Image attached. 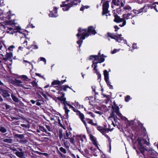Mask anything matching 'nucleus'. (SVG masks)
Masks as SVG:
<instances>
[{
	"mask_svg": "<svg viewBox=\"0 0 158 158\" xmlns=\"http://www.w3.org/2000/svg\"><path fill=\"white\" fill-rule=\"evenodd\" d=\"M85 152L86 154H87V157H89L90 156H92V154H91V152H90V151H89L88 150H85Z\"/></svg>",
	"mask_w": 158,
	"mask_h": 158,
	"instance_id": "nucleus-29",
	"label": "nucleus"
},
{
	"mask_svg": "<svg viewBox=\"0 0 158 158\" xmlns=\"http://www.w3.org/2000/svg\"><path fill=\"white\" fill-rule=\"evenodd\" d=\"M3 101V99L1 96H0V102H2Z\"/></svg>",
	"mask_w": 158,
	"mask_h": 158,
	"instance_id": "nucleus-64",
	"label": "nucleus"
},
{
	"mask_svg": "<svg viewBox=\"0 0 158 158\" xmlns=\"http://www.w3.org/2000/svg\"><path fill=\"white\" fill-rule=\"evenodd\" d=\"M70 135L69 132H68L67 131L66 132L65 135H64V138L65 139H68L69 138V136Z\"/></svg>",
	"mask_w": 158,
	"mask_h": 158,
	"instance_id": "nucleus-32",
	"label": "nucleus"
},
{
	"mask_svg": "<svg viewBox=\"0 0 158 158\" xmlns=\"http://www.w3.org/2000/svg\"><path fill=\"white\" fill-rule=\"evenodd\" d=\"M86 128V130H87V132L89 133V132H90V131L89 130V128H88L87 126V124H86V125H85Z\"/></svg>",
	"mask_w": 158,
	"mask_h": 158,
	"instance_id": "nucleus-51",
	"label": "nucleus"
},
{
	"mask_svg": "<svg viewBox=\"0 0 158 158\" xmlns=\"http://www.w3.org/2000/svg\"><path fill=\"white\" fill-rule=\"evenodd\" d=\"M131 97L129 95H127L125 98V101L126 102H128L130 99H131Z\"/></svg>",
	"mask_w": 158,
	"mask_h": 158,
	"instance_id": "nucleus-40",
	"label": "nucleus"
},
{
	"mask_svg": "<svg viewBox=\"0 0 158 158\" xmlns=\"http://www.w3.org/2000/svg\"><path fill=\"white\" fill-rule=\"evenodd\" d=\"M3 141L4 142H8V143H9V142H10V140L9 139H4V140H3Z\"/></svg>",
	"mask_w": 158,
	"mask_h": 158,
	"instance_id": "nucleus-56",
	"label": "nucleus"
},
{
	"mask_svg": "<svg viewBox=\"0 0 158 158\" xmlns=\"http://www.w3.org/2000/svg\"><path fill=\"white\" fill-rule=\"evenodd\" d=\"M11 97L13 100L15 102H18L19 100L18 98L15 96L12 95Z\"/></svg>",
	"mask_w": 158,
	"mask_h": 158,
	"instance_id": "nucleus-34",
	"label": "nucleus"
},
{
	"mask_svg": "<svg viewBox=\"0 0 158 158\" xmlns=\"http://www.w3.org/2000/svg\"><path fill=\"white\" fill-rule=\"evenodd\" d=\"M116 0H113L112 2L114 3V4L115 5L118 6L119 5L120 1L119 0H118L117 2H115Z\"/></svg>",
	"mask_w": 158,
	"mask_h": 158,
	"instance_id": "nucleus-41",
	"label": "nucleus"
},
{
	"mask_svg": "<svg viewBox=\"0 0 158 158\" xmlns=\"http://www.w3.org/2000/svg\"><path fill=\"white\" fill-rule=\"evenodd\" d=\"M90 6L88 5L86 6H82L80 8V10L81 11H83L85 9H88L89 8Z\"/></svg>",
	"mask_w": 158,
	"mask_h": 158,
	"instance_id": "nucleus-28",
	"label": "nucleus"
},
{
	"mask_svg": "<svg viewBox=\"0 0 158 158\" xmlns=\"http://www.w3.org/2000/svg\"><path fill=\"white\" fill-rule=\"evenodd\" d=\"M88 114L90 115L91 116H92V117L94 118L95 117V115L92 113L91 112H89L88 113Z\"/></svg>",
	"mask_w": 158,
	"mask_h": 158,
	"instance_id": "nucleus-52",
	"label": "nucleus"
},
{
	"mask_svg": "<svg viewBox=\"0 0 158 158\" xmlns=\"http://www.w3.org/2000/svg\"><path fill=\"white\" fill-rule=\"evenodd\" d=\"M114 106H112V110L113 112L115 113L122 120L125 122L126 124V126L127 127H129L131 125L133 124L134 120H128L127 118L123 116L122 114L120 112L119 110V108L118 106L115 104V102H113Z\"/></svg>",
	"mask_w": 158,
	"mask_h": 158,
	"instance_id": "nucleus-4",
	"label": "nucleus"
},
{
	"mask_svg": "<svg viewBox=\"0 0 158 158\" xmlns=\"http://www.w3.org/2000/svg\"><path fill=\"white\" fill-rule=\"evenodd\" d=\"M72 104L75 106L76 107H80V105L76 101H75V103H72Z\"/></svg>",
	"mask_w": 158,
	"mask_h": 158,
	"instance_id": "nucleus-39",
	"label": "nucleus"
},
{
	"mask_svg": "<svg viewBox=\"0 0 158 158\" xmlns=\"http://www.w3.org/2000/svg\"><path fill=\"white\" fill-rule=\"evenodd\" d=\"M120 4L122 6H124V2H122V1L120 2Z\"/></svg>",
	"mask_w": 158,
	"mask_h": 158,
	"instance_id": "nucleus-59",
	"label": "nucleus"
},
{
	"mask_svg": "<svg viewBox=\"0 0 158 158\" xmlns=\"http://www.w3.org/2000/svg\"><path fill=\"white\" fill-rule=\"evenodd\" d=\"M31 83L33 86L35 88L37 87L38 86L37 83L35 81H33L31 82Z\"/></svg>",
	"mask_w": 158,
	"mask_h": 158,
	"instance_id": "nucleus-27",
	"label": "nucleus"
},
{
	"mask_svg": "<svg viewBox=\"0 0 158 158\" xmlns=\"http://www.w3.org/2000/svg\"><path fill=\"white\" fill-rule=\"evenodd\" d=\"M86 120L88 121V123L90 124H91L93 126H95L97 125L96 123H94L92 120L89 119H86Z\"/></svg>",
	"mask_w": 158,
	"mask_h": 158,
	"instance_id": "nucleus-23",
	"label": "nucleus"
},
{
	"mask_svg": "<svg viewBox=\"0 0 158 158\" xmlns=\"http://www.w3.org/2000/svg\"><path fill=\"white\" fill-rule=\"evenodd\" d=\"M31 102L33 104H34L35 102L33 100H31Z\"/></svg>",
	"mask_w": 158,
	"mask_h": 158,
	"instance_id": "nucleus-61",
	"label": "nucleus"
},
{
	"mask_svg": "<svg viewBox=\"0 0 158 158\" xmlns=\"http://www.w3.org/2000/svg\"><path fill=\"white\" fill-rule=\"evenodd\" d=\"M12 149L13 151L19 157H23L24 155V153L22 152V149L19 148H14Z\"/></svg>",
	"mask_w": 158,
	"mask_h": 158,
	"instance_id": "nucleus-10",
	"label": "nucleus"
},
{
	"mask_svg": "<svg viewBox=\"0 0 158 158\" xmlns=\"http://www.w3.org/2000/svg\"><path fill=\"white\" fill-rule=\"evenodd\" d=\"M27 142V141L26 140L22 141V142L23 143H25Z\"/></svg>",
	"mask_w": 158,
	"mask_h": 158,
	"instance_id": "nucleus-63",
	"label": "nucleus"
},
{
	"mask_svg": "<svg viewBox=\"0 0 158 158\" xmlns=\"http://www.w3.org/2000/svg\"><path fill=\"white\" fill-rule=\"evenodd\" d=\"M35 75L37 76H39V77L43 78L44 80H46L45 78H44L43 76L41 75V74L40 73H36Z\"/></svg>",
	"mask_w": 158,
	"mask_h": 158,
	"instance_id": "nucleus-44",
	"label": "nucleus"
},
{
	"mask_svg": "<svg viewBox=\"0 0 158 158\" xmlns=\"http://www.w3.org/2000/svg\"><path fill=\"white\" fill-rule=\"evenodd\" d=\"M74 3L72 4L69 3L68 2H63L62 5H60V6L63 7V10L64 11H66L69 10L70 8L72 6L74 5Z\"/></svg>",
	"mask_w": 158,
	"mask_h": 158,
	"instance_id": "nucleus-9",
	"label": "nucleus"
},
{
	"mask_svg": "<svg viewBox=\"0 0 158 158\" xmlns=\"http://www.w3.org/2000/svg\"><path fill=\"white\" fill-rule=\"evenodd\" d=\"M70 141L71 143L74 145L75 144V141L73 138H71L70 139Z\"/></svg>",
	"mask_w": 158,
	"mask_h": 158,
	"instance_id": "nucleus-45",
	"label": "nucleus"
},
{
	"mask_svg": "<svg viewBox=\"0 0 158 158\" xmlns=\"http://www.w3.org/2000/svg\"><path fill=\"white\" fill-rule=\"evenodd\" d=\"M95 112L97 114L101 115L102 114V113L100 111H95Z\"/></svg>",
	"mask_w": 158,
	"mask_h": 158,
	"instance_id": "nucleus-54",
	"label": "nucleus"
},
{
	"mask_svg": "<svg viewBox=\"0 0 158 158\" xmlns=\"http://www.w3.org/2000/svg\"><path fill=\"white\" fill-rule=\"evenodd\" d=\"M90 33L94 35L96 33L95 28L93 26L89 27L87 30L86 29H81L78 30V33L77 34V36L79 40L77 42V43L79 45V48L82 43V40H84L86 37H88Z\"/></svg>",
	"mask_w": 158,
	"mask_h": 158,
	"instance_id": "nucleus-1",
	"label": "nucleus"
},
{
	"mask_svg": "<svg viewBox=\"0 0 158 158\" xmlns=\"http://www.w3.org/2000/svg\"><path fill=\"white\" fill-rule=\"evenodd\" d=\"M14 84L15 85L19 86L26 89H29L30 88L28 87H25V85L27 87L31 86L30 85H25L23 84L22 81L20 80L17 79H15V81H14Z\"/></svg>",
	"mask_w": 158,
	"mask_h": 158,
	"instance_id": "nucleus-8",
	"label": "nucleus"
},
{
	"mask_svg": "<svg viewBox=\"0 0 158 158\" xmlns=\"http://www.w3.org/2000/svg\"><path fill=\"white\" fill-rule=\"evenodd\" d=\"M64 144L65 147L67 148H68L69 146V143H67V142L66 141L64 143Z\"/></svg>",
	"mask_w": 158,
	"mask_h": 158,
	"instance_id": "nucleus-46",
	"label": "nucleus"
},
{
	"mask_svg": "<svg viewBox=\"0 0 158 158\" xmlns=\"http://www.w3.org/2000/svg\"><path fill=\"white\" fill-rule=\"evenodd\" d=\"M114 112H113L112 111V113L110 114V117H109L108 118V119L109 121H111L112 120V119L113 118V117L114 116Z\"/></svg>",
	"mask_w": 158,
	"mask_h": 158,
	"instance_id": "nucleus-33",
	"label": "nucleus"
},
{
	"mask_svg": "<svg viewBox=\"0 0 158 158\" xmlns=\"http://www.w3.org/2000/svg\"><path fill=\"white\" fill-rule=\"evenodd\" d=\"M108 35L109 37H110L112 39H114L118 42L124 43V44L126 43L127 41L124 40L123 38L121 37L122 36L121 35L114 36L111 33H108Z\"/></svg>",
	"mask_w": 158,
	"mask_h": 158,
	"instance_id": "nucleus-7",
	"label": "nucleus"
},
{
	"mask_svg": "<svg viewBox=\"0 0 158 158\" xmlns=\"http://www.w3.org/2000/svg\"><path fill=\"white\" fill-rule=\"evenodd\" d=\"M136 45V44L134 43L132 45V48L134 49L137 48V46Z\"/></svg>",
	"mask_w": 158,
	"mask_h": 158,
	"instance_id": "nucleus-49",
	"label": "nucleus"
},
{
	"mask_svg": "<svg viewBox=\"0 0 158 158\" xmlns=\"http://www.w3.org/2000/svg\"><path fill=\"white\" fill-rule=\"evenodd\" d=\"M23 63H27V64H29L31 65L32 66V68H33V65L31 62H30L27 60H23Z\"/></svg>",
	"mask_w": 158,
	"mask_h": 158,
	"instance_id": "nucleus-37",
	"label": "nucleus"
},
{
	"mask_svg": "<svg viewBox=\"0 0 158 158\" xmlns=\"http://www.w3.org/2000/svg\"><path fill=\"white\" fill-rule=\"evenodd\" d=\"M63 104L64 105V110L65 112L64 116L66 118H68L69 117V113L70 111V110L68 109L66 105L69 106L70 108H72L74 111H75V109L73 106L70 105L69 102H64Z\"/></svg>",
	"mask_w": 158,
	"mask_h": 158,
	"instance_id": "nucleus-6",
	"label": "nucleus"
},
{
	"mask_svg": "<svg viewBox=\"0 0 158 158\" xmlns=\"http://www.w3.org/2000/svg\"><path fill=\"white\" fill-rule=\"evenodd\" d=\"M109 6L108 2H106L103 4V8H108Z\"/></svg>",
	"mask_w": 158,
	"mask_h": 158,
	"instance_id": "nucleus-26",
	"label": "nucleus"
},
{
	"mask_svg": "<svg viewBox=\"0 0 158 158\" xmlns=\"http://www.w3.org/2000/svg\"><path fill=\"white\" fill-rule=\"evenodd\" d=\"M98 55H91L90 56L89 59L90 60H93V64L92 65V67H94V70L96 71V73L98 75V78H101V75L100 73L96 69L97 67V64L103 62L105 60V56L103 55H100V53H98Z\"/></svg>",
	"mask_w": 158,
	"mask_h": 158,
	"instance_id": "nucleus-3",
	"label": "nucleus"
},
{
	"mask_svg": "<svg viewBox=\"0 0 158 158\" xmlns=\"http://www.w3.org/2000/svg\"><path fill=\"white\" fill-rule=\"evenodd\" d=\"M68 1H69V0H67ZM81 2L80 0H74L73 3H74L73 5H77L78 3H79Z\"/></svg>",
	"mask_w": 158,
	"mask_h": 158,
	"instance_id": "nucleus-38",
	"label": "nucleus"
},
{
	"mask_svg": "<svg viewBox=\"0 0 158 158\" xmlns=\"http://www.w3.org/2000/svg\"><path fill=\"white\" fill-rule=\"evenodd\" d=\"M137 141L138 143V147L140 150L141 148L143 149V145L144 144L148 145L149 144L148 142L147 141L144 140L143 139L141 138H139L137 139Z\"/></svg>",
	"mask_w": 158,
	"mask_h": 158,
	"instance_id": "nucleus-11",
	"label": "nucleus"
},
{
	"mask_svg": "<svg viewBox=\"0 0 158 158\" xmlns=\"http://www.w3.org/2000/svg\"><path fill=\"white\" fill-rule=\"evenodd\" d=\"M60 151H61L64 154H66V150L64 148H63L62 147H61L60 148Z\"/></svg>",
	"mask_w": 158,
	"mask_h": 158,
	"instance_id": "nucleus-35",
	"label": "nucleus"
},
{
	"mask_svg": "<svg viewBox=\"0 0 158 158\" xmlns=\"http://www.w3.org/2000/svg\"><path fill=\"white\" fill-rule=\"evenodd\" d=\"M46 127L49 131H51L52 130L50 127L48 125H46Z\"/></svg>",
	"mask_w": 158,
	"mask_h": 158,
	"instance_id": "nucleus-50",
	"label": "nucleus"
},
{
	"mask_svg": "<svg viewBox=\"0 0 158 158\" xmlns=\"http://www.w3.org/2000/svg\"><path fill=\"white\" fill-rule=\"evenodd\" d=\"M155 153V152L152 150H150L148 152V155L151 158H155V157L154 156Z\"/></svg>",
	"mask_w": 158,
	"mask_h": 158,
	"instance_id": "nucleus-20",
	"label": "nucleus"
},
{
	"mask_svg": "<svg viewBox=\"0 0 158 158\" xmlns=\"http://www.w3.org/2000/svg\"><path fill=\"white\" fill-rule=\"evenodd\" d=\"M102 95L105 97H106L107 99H108V100H110V97L109 95H106L103 94H102Z\"/></svg>",
	"mask_w": 158,
	"mask_h": 158,
	"instance_id": "nucleus-48",
	"label": "nucleus"
},
{
	"mask_svg": "<svg viewBox=\"0 0 158 158\" xmlns=\"http://www.w3.org/2000/svg\"><path fill=\"white\" fill-rule=\"evenodd\" d=\"M104 79L107 84L110 86V88H111L112 86L110 85V83L109 81V73L107 70H105L104 71Z\"/></svg>",
	"mask_w": 158,
	"mask_h": 158,
	"instance_id": "nucleus-12",
	"label": "nucleus"
},
{
	"mask_svg": "<svg viewBox=\"0 0 158 158\" xmlns=\"http://www.w3.org/2000/svg\"><path fill=\"white\" fill-rule=\"evenodd\" d=\"M64 96V94H63L60 97H58L57 98L59 100L63 101V103L65 102H67V101H66V98H65Z\"/></svg>",
	"mask_w": 158,
	"mask_h": 158,
	"instance_id": "nucleus-21",
	"label": "nucleus"
},
{
	"mask_svg": "<svg viewBox=\"0 0 158 158\" xmlns=\"http://www.w3.org/2000/svg\"><path fill=\"white\" fill-rule=\"evenodd\" d=\"M114 28L115 29V31H117L119 29V28L117 26H114Z\"/></svg>",
	"mask_w": 158,
	"mask_h": 158,
	"instance_id": "nucleus-55",
	"label": "nucleus"
},
{
	"mask_svg": "<svg viewBox=\"0 0 158 158\" xmlns=\"http://www.w3.org/2000/svg\"><path fill=\"white\" fill-rule=\"evenodd\" d=\"M89 137L91 140L93 142V144L95 146H97L98 143L96 138L91 134L89 135Z\"/></svg>",
	"mask_w": 158,
	"mask_h": 158,
	"instance_id": "nucleus-15",
	"label": "nucleus"
},
{
	"mask_svg": "<svg viewBox=\"0 0 158 158\" xmlns=\"http://www.w3.org/2000/svg\"><path fill=\"white\" fill-rule=\"evenodd\" d=\"M115 127V124L113 121H111V125L108 124V127L107 129L110 131H111L114 129V127Z\"/></svg>",
	"mask_w": 158,
	"mask_h": 158,
	"instance_id": "nucleus-19",
	"label": "nucleus"
},
{
	"mask_svg": "<svg viewBox=\"0 0 158 158\" xmlns=\"http://www.w3.org/2000/svg\"><path fill=\"white\" fill-rule=\"evenodd\" d=\"M120 50V49H114L113 50L111 51V53L112 54H114L116 52H118Z\"/></svg>",
	"mask_w": 158,
	"mask_h": 158,
	"instance_id": "nucleus-31",
	"label": "nucleus"
},
{
	"mask_svg": "<svg viewBox=\"0 0 158 158\" xmlns=\"http://www.w3.org/2000/svg\"><path fill=\"white\" fill-rule=\"evenodd\" d=\"M49 86H50V85L49 84H48V85H46V86H45L44 87V88H48Z\"/></svg>",
	"mask_w": 158,
	"mask_h": 158,
	"instance_id": "nucleus-60",
	"label": "nucleus"
},
{
	"mask_svg": "<svg viewBox=\"0 0 158 158\" xmlns=\"http://www.w3.org/2000/svg\"><path fill=\"white\" fill-rule=\"evenodd\" d=\"M41 129L43 132H46L47 130L44 127H41Z\"/></svg>",
	"mask_w": 158,
	"mask_h": 158,
	"instance_id": "nucleus-47",
	"label": "nucleus"
},
{
	"mask_svg": "<svg viewBox=\"0 0 158 158\" xmlns=\"http://www.w3.org/2000/svg\"><path fill=\"white\" fill-rule=\"evenodd\" d=\"M32 47H33V49H37L38 48V46L37 45H35V44L32 45L30 46H29L27 47V48L28 49H29Z\"/></svg>",
	"mask_w": 158,
	"mask_h": 158,
	"instance_id": "nucleus-24",
	"label": "nucleus"
},
{
	"mask_svg": "<svg viewBox=\"0 0 158 158\" xmlns=\"http://www.w3.org/2000/svg\"><path fill=\"white\" fill-rule=\"evenodd\" d=\"M108 8H103L102 15H104L105 14H107L108 13Z\"/></svg>",
	"mask_w": 158,
	"mask_h": 158,
	"instance_id": "nucleus-30",
	"label": "nucleus"
},
{
	"mask_svg": "<svg viewBox=\"0 0 158 158\" xmlns=\"http://www.w3.org/2000/svg\"><path fill=\"white\" fill-rule=\"evenodd\" d=\"M0 93L5 97L9 96L8 92L7 90L2 88L0 89Z\"/></svg>",
	"mask_w": 158,
	"mask_h": 158,
	"instance_id": "nucleus-14",
	"label": "nucleus"
},
{
	"mask_svg": "<svg viewBox=\"0 0 158 158\" xmlns=\"http://www.w3.org/2000/svg\"><path fill=\"white\" fill-rule=\"evenodd\" d=\"M57 9L56 7H54L53 10L52 11L50 12L49 14V15L50 17H56L58 16V14L57 13Z\"/></svg>",
	"mask_w": 158,
	"mask_h": 158,
	"instance_id": "nucleus-13",
	"label": "nucleus"
},
{
	"mask_svg": "<svg viewBox=\"0 0 158 158\" xmlns=\"http://www.w3.org/2000/svg\"><path fill=\"white\" fill-rule=\"evenodd\" d=\"M78 114L82 122L85 125H86V123L84 119V114L81 113L80 112H78Z\"/></svg>",
	"mask_w": 158,
	"mask_h": 158,
	"instance_id": "nucleus-16",
	"label": "nucleus"
},
{
	"mask_svg": "<svg viewBox=\"0 0 158 158\" xmlns=\"http://www.w3.org/2000/svg\"><path fill=\"white\" fill-rule=\"evenodd\" d=\"M97 129L99 131L103 134H104L107 131V129L103 128L102 127H98Z\"/></svg>",
	"mask_w": 158,
	"mask_h": 158,
	"instance_id": "nucleus-17",
	"label": "nucleus"
},
{
	"mask_svg": "<svg viewBox=\"0 0 158 158\" xmlns=\"http://www.w3.org/2000/svg\"><path fill=\"white\" fill-rule=\"evenodd\" d=\"M19 78H22L23 79V80L24 81H29L30 80V79H29L28 77L25 75H21L19 77Z\"/></svg>",
	"mask_w": 158,
	"mask_h": 158,
	"instance_id": "nucleus-22",
	"label": "nucleus"
},
{
	"mask_svg": "<svg viewBox=\"0 0 158 158\" xmlns=\"http://www.w3.org/2000/svg\"><path fill=\"white\" fill-rule=\"evenodd\" d=\"M18 137L21 139H22L24 137L23 135H19L18 136Z\"/></svg>",
	"mask_w": 158,
	"mask_h": 158,
	"instance_id": "nucleus-53",
	"label": "nucleus"
},
{
	"mask_svg": "<svg viewBox=\"0 0 158 158\" xmlns=\"http://www.w3.org/2000/svg\"><path fill=\"white\" fill-rule=\"evenodd\" d=\"M1 26L5 30L6 32L9 33L10 29V16L8 15L5 18L3 22L0 23V26Z\"/></svg>",
	"mask_w": 158,
	"mask_h": 158,
	"instance_id": "nucleus-5",
	"label": "nucleus"
},
{
	"mask_svg": "<svg viewBox=\"0 0 158 158\" xmlns=\"http://www.w3.org/2000/svg\"><path fill=\"white\" fill-rule=\"evenodd\" d=\"M68 88L72 89V88L67 85H64L62 87V89L64 91H66L67 90V89Z\"/></svg>",
	"mask_w": 158,
	"mask_h": 158,
	"instance_id": "nucleus-25",
	"label": "nucleus"
},
{
	"mask_svg": "<svg viewBox=\"0 0 158 158\" xmlns=\"http://www.w3.org/2000/svg\"><path fill=\"white\" fill-rule=\"evenodd\" d=\"M36 105L38 106H40L41 105V103L39 102H37L36 103Z\"/></svg>",
	"mask_w": 158,
	"mask_h": 158,
	"instance_id": "nucleus-58",
	"label": "nucleus"
},
{
	"mask_svg": "<svg viewBox=\"0 0 158 158\" xmlns=\"http://www.w3.org/2000/svg\"><path fill=\"white\" fill-rule=\"evenodd\" d=\"M124 10H131V8L130 6H125L124 7Z\"/></svg>",
	"mask_w": 158,
	"mask_h": 158,
	"instance_id": "nucleus-43",
	"label": "nucleus"
},
{
	"mask_svg": "<svg viewBox=\"0 0 158 158\" xmlns=\"http://www.w3.org/2000/svg\"><path fill=\"white\" fill-rule=\"evenodd\" d=\"M83 137V138H81L80 140L82 141H83V139H85V136H84Z\"/></svg>",
	"mask_w": 158,
	"mask_h": 158,
	"instance_id": "nucleus-57",
	"label": "nucleus"
},
{
	"mask_svg": "<svg viewBox=\"0 0 158 158\" xmlns=\"http://www.w3.org/2000/svg\"><path fill=\"white\" fill-rule=\"evenodd\" d=\"M6 129L3 127H0V131L2 133H5L6 132Z\"/></svg>",
	"mask_w": 158,
	"mask_h": 158,
	"instance_id": "nucleus-36",
	"label": "nucleus"
},
{
	"mask_svg": "<svg viewBox=\"0 0 158 158\" xmlns=\"http://www.w3.org/2000/svg\"><path fill=\"white\" fill-rule=\"evenodd\" d=\"M65 81V80L63 82L62 81H60L58 80H54L52 83V85H58L60 84H62Z\"/></svg>",
	"mask_w": 158,
	"mask_h": 158,
	"instance_id": "nucleus-18",
	"label": "nucleus"
},
{
	"mask_svg": "<svg viewBox=\"0 0 158 158\" xmlns=\"http://www.w3.org/2000/svg\"><path fill=\"white\" fill-rule=\"evenodd\" d=\"M109 101V100H108V99L105 100V103L106 104H107L108 103V102Z\"/></svg>",
	"mask_w": 158,
	"mask_h": 158,
	"instance_id": "nucleus-62",
	"label": "nucleus"
},
{
	"mask_svg": "<svg viewBox=\"0 0 158 158\" xmlns=\"http://www.w3.org/2000/svg\"><path fill=\"white\" fill-rule=\"evenodd\" d=\"M40 61H42L44 62V64H45L46 63V60L45 58L43 57H40Z\"/></svg>",
	"mask_w": 158,
	"mask_h": 158,
	"instance_id": "nucleus-42",
	"label": "nucleus"
},
{
	"mask_svg": "<svg viewBox=\"0 0 158 158\" xmlns=\"http://www.w3.org/2000/svg\"><path fill=\"white\" fill-rule=\"evenodd\" d=\"M26 30L22 29L19 25L17 23L14 22L12 20H10V34H15L18 33L21 38L25 37L27 33Z\"/></svg>",
	"mask_w": 158,
	"mask_h": 158,
	"instance_id": "nucleus-2",
	"label": "nucleus"
}]
</instances>
